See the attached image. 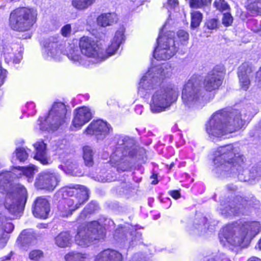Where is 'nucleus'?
<instances>
[{"label": "nucleus", "instance_id": "nucleus-1", "mask_svg": "<svg viewBox=\"0 0 261 261\" xmlns=\"http://www.w3.org/2000/svg\"><path fill=\"white\" fill-rule=\"evenodd\" d=\"M36 167H15L13 172L0 173V193L7 192L5 198L0 199V249L6 245L9 239L8 233H11L14 225L8 219H15L23 210L28 194L25 187L20 184H13L14 178L24 175L31 182L36 171Z\"/></svg>", "mask_w": 261, "mask_h": 261}, {"label": "nucleus", "instance_id": "nucleus-2", "mask_svg": "<svg viewBox=\"0 0 261 261\" xmlns=\"http://www.w3.org/2000/svg\"><path fill=\"white\" fill-rule=\"evenodd\" d=\"M214 171L222 177L234 174L240 176L244 171V157L232 144L218 147L213 153Z\"/></svg>", "mask_w": 261, "mask_h": 261}, {"label": "nucleus", "instance_id": "nucleus-3", "mask_svg": "<svg viewBox=\"0 0 261 261\" xmlns=\"http://www.w3.org/2000/svg\"><path fill=\"white\" fill-rule=\"evenodd\" d=\"M261 230V224L258 222H247L240 225L238 222L227 225L223 227L219 238L225 245V242L234 246L247 245Z\"/></svg>", "mask_w": 261, "mask_h": 261}, {"label": "nucleus", "instance_id": "nucleus-4", "mask_svg": "<svg viewBox=\"0 0 261 261\" xmlns=\"http://www.w3.org/2000/svg\"><path fill=\"white\" fill-rule=\"evenodd\" d=\"M79 50L77 46L70 45L69 53H67L68 59L77 65L88 67L90 63H97L107 57L102 49L92 38L84 36L79 42Z\"/></svg>", "mask_w": 261, "mask_h": 261}, {"label": "nucleus", "instance_id": "nucleus-5", "mask_svg": "<svg viewBox=\"0 0 261 261\" xmlns=\"http://www.w3.org/2000/svg\"><path fill=\"white\" fill-rule=\"evenodd\" d=\"M238 115V112L236 111L227 113L221 110L214 114L206 125L210 137L215 141L240 129L243 122Z\"/></svg>", "mask_w": 261, "mask_h": 261}, {"label": "nucleus", "instance_id": "nucleus-6", "mask_svg": "<svg viewBox=\"0 0 261 261\" xmlns=\"http://www.w3.org/2000/svg\"><path fill=\"white\" fill-rule=\"evenodd\" d=\"M63 196H69L59 206V212L61 217H68L85 203L89 198L87 189L82 186L66 187L63 189Z\"/></svg>", "mask_w": 261, "mask_h": 261}, {"label": "nucleus", "instance_id": "nucleus-7", "mask_svg": "<svg viewBox=\"0 0 261 261\" xmlns=\"http://www.w3.org/2000/svg\"><path fill=\"white\" fill-rule=\"evenodd\" d=\"M172 68L168 63L158 67H153L142 77L139 84L138 93L141 96H146L148 91L157 86L163 78L171 76Z\"/></svg>", "mask_w": 261, "mask_h": 261}, {"label": "nucleus", "instance_id": "nucleus-8", "mask_svg": "<svg viewBox=\"0 0 261 261\" xmlns=\"http://www.w3.org/2000/svg\"><path fill=\"white\" fill-rule=\"evenodd\" d=\"M37 11L33 8L19 7L13 10L9 17L10 28L16 31L30 30L37 21Z\"/></svg>", "mask_w": 261, "mask_h": 261}, {"label": "nucleus", "instance_id": "nucleus-9", "mask_svg": "<svg viewBox=\"0 0 261 261\" xmlns=\"http://www.w3.org/2000/svg\"><path fill=\"white\" fill-rule=\"evenodd\" d=\"M177 91L171 86L161 87L152 94L150 108L153 113H159L168 109L176 101Z\"/></svg>", "mask_w": 261, "mask_h": 261}, {"label": "nucleus", "instance_id": "nucleus-10", "mask_svg": "<svg viewBox=\"0 0 261 261\" xmlns=\"http://www.w3.org/2000/svg\"><path fill=\"white\" fill-rule=\"evenodd\" d=\"M66 105L62 102H55L48 112V116L43 120L40 118L39 129L42 131L54 130L65 123L67 120Z\"/></svg>", "mask_w": 261, "mask_h": 261}, {"label": "nucleus", "instance_id": "nucleus-11", "mask_svg": "<svg viewBox=\"0 0 261 261\" xmlns=\"http://www.w3.org/2000/svg\"><path fill=\"white\" fill-rule=\"evenodd\" d=\"M105 235L101 226L96 221L89 222L86 226H80L75 236V243L83 247L90 246L94 240H98Z\"/></svg>", "mask_w": 261, "mask_h": 261}, {"label": "nucleus", "instance_id": "nucleus-12", "mask_svg": "<svg viewBox=\"0 0 261 261\" xmlns=\"http://www.w3.org/2000/svg\"><path fill=\"white\" fill-rule=\"evenodd\" d=\"M113 144L110 160L113 166L119 165L123 160L127 161L128 156L132 157L136 154L134 148L131 146L132 141L127 137L116 136Z\"/></svg>", "mask_w": 261, "mask_h": 261}, {"label": "nucleus", "instance_id": "nucleus-13", "mask_svg": "<svg viewBox=\"0 0 261 261\" xmlns=\"http://www.w3.org/2000/svg\"><path fill=\"white\" fill-rule=\"evenodd\" d=\"M174 33L168 32L162 35L160 32L158 45L154 49L153 56L157 60H166L170 59L176 53L177 48L174 39Z\"/></svg>", "mask_w": 261, "mask_h": 261}, {"label": "nucleus", "instance_id": "nucleus-14", "mask_svg": "<svg viewBox=\"0 0 261 261\" xmlns=\"http://www.w3.org/2000/svg\"><path fill=\"white\" fill-rule=\"evenodd\" d=\"M200 80L193 77L185 85L181 98L184 105L188 108L197 106L203 98L200 88Z\"/></svg>", "mask_w": 261, "mask_h": 261}, {"label": "nucleus", "instance_id": "nucleus-15", "mask_svg": "<svg viewBox=\"0 0 261 261\" xmlns=\"http://www.w3.org/2000/svg\"><path fill=\"white\" fill-rule=\"evenodd\" d=\"M70 45L66 47L61 41L55 37H50L46 42L43 52V57L47 60L60 61L69 53Z\"/></svg>", "mask_w": 261, "mask_h": 261}, {"label": "nucleus", "instance_id": "nucleus-16", "mask_svg": "<svg viewBox=\"0 0 261 261\" xmlns=\"http://www.w3.org/2000/svg\"><path fill=\"white\" fill-rule=\"evenodd\" d=\"M60 175L51 171H44L38 174L34 186L38 190H45L51 192L58 186L60 181Z\"/></svg>", "mask_w": 261, "mask_h": 261}, {"label": "nucleus", "instance_id": "nucleus-17", "mask_svg": "<svg viewBox=\"0 0 261 261\" xmlns=\"http://www.w3.org/2000/svg\"><path fill=\"white\" fill-rule=\"evenodd\" d=\"M111 129L110 125L107 122L101 120H93L84 130V134L95 136L97 140H103Z\"/></svg>", "mask_w": 261, "mask_h": 261}, {"label": "nucleus", "instance_id": "nucleus-18", "mask_svg": "<svg viewBox=\"0 0 261 261\" xmlns=\"http://www.w3.org/2000/svg\"><path fill=\"white\" fill-rule=\"evenodd\" d=\"M224 77L223 69L215 67L205 76L203 81L204 89L207 91L216 90L221 86Z\"/></svg>", "mask_w": 261, "mask_h": 261}, {"label": "nucleus", "instance_id": "nucleus-19", "mask_svg": "<svg viewBox=\"0 0 261 261\" xmlns=\"http://www.w3.org/2000/svg\"><path fill=\"white\" fill-rule=\"evenodd\" d=\"M74 117L72 125L77 129L81 128L84 125L89 122L92 117L90 110L86 107L76 109L74 111Z\"/></svg>", "mask_w": 261, "mask_h": 261}, {"label": "nucleus", "instance_id": "nucleus-20", "mask_svg": "<svg viewBox=\"0 0 261 261\" xmlns=\"http://www.w3.org/2000/svg\"><path fill=\"white\" fill-rule=\"evenodd\" d=\"M49 211V203L46 198L40 197L36 199L33 206V213L35 217L46 219Z\"/></svg>", "mask_w": 261, "mask_h": 261}, {"label": "nucleus", "instance_id": "nucleus-21", "mask_svg": "<svg viewBox=\"0 0 261 261\" xmlns=\"http://www.w3.org/2000/svg\"><path fill=\"white\" fill-rule=\"evenodd\" d=\"M124 32L125 29L123 27H121L116 32L111 45L108 46L105 51H103V53L107 57L103 60L114 55L118 49L120 45L124 41Z\"/></svg>", "mask_w": 261, "mask_h": 261}, {"label": "nucleus", "instance_id": "nucleus-22", "mask_svg": "<svg viewBox=\"0 0 261 261\" xmlns=\"http://www.w3.org/2000/svg\"><path fill=\"white\" fill-rule=\"evenodd\" d=\"M252 68L245 63L239 67L238 76L240 85L242 89L246 91L248 89L250 84V78L252 76Z\"/></svg>", "mask_w": 261, "mask_h": 261}, {"label": "nucleus", "instance_id": "nucleus-23", "mask_svg": "<svg viewBox=\"0 0 261 261\" xmlns=\"http://www.w3.org/2000/svg\"><path fill=\"white\" fill-rule=\"evenodd\" d=\"M36 153L34 159L39 161L43 165L49 164L50 160L48 159L46 144L42 140L39 141L34 144Z\"/></svg>", "mask_w": 261, "mask_h": 261}, {"label": "nucleus", "instance_id": "nucleus-24", "mask_svg": "<svg viewBox=\"0 0 261 261\" xmlns=\"http://www.w3.org/2000/svg\"><path fill=\"white\" fill-rule=\"evenodd\" d=\"M122 254L113 249H106L98 253L95 257V261H122Z\"/></svg>", "mask_w": 261, "mask_h": 261}, {"label": "nucleus", "instance_id": "nucleus-25", "mask_svg": "<svg viewBox=\"0 0 261 261\" xmlns=\"http://www.w3.org/2000/svg\"><path fill=\"white\" fill-rule=\"evenodd\" d=\"M234 202L236 203V205L233 203H231V205L229 204L224 209L221 210V213L229 215H237L241 213L243 214L244 212L242 209L247 203L246 200H244L242 197H239L236 198Z\"/></svg>", "mask_w": 261, "mask_h": 261}, {"label": "nucleus", "instance_id": "nucleus-26", "mask_svg": "<svg viewBox=\"0 0 261 261\" xmlns=\"http://www.w3.org/2000/svg\"><path fill=\"white\" fill-rule=\"evenodd\" d=\"M36 237L31 230H24L18 237L17 242L23 247L35 243Z\"/></svg>", "mask_w": 261, "mask_h": 261}, {"label": "nucleus", "instance_id": "nucleus-27", "mask_svg": "<svg viewBox=\"0 0 261 261\" xmlns=\"http://www.w3.org/2000/svg\"><path fill=\"white\" fill-rule=\"evenodd\" d=\"M118 17L115 13H103L97 18V24L102 27L112 25L116 23Z\"/></svg>", "mask_w": 261, "mask_h": 261}, {"label": "nucleus", "instance_id": "nucleus-28", "mask_svg": "<svg viewBox=\"0 0 261 261\" xmlns=\"http://www.w3.org/2000/svg\"><path fill=\"white\" fill-rule=\"evenodd\" d=\"M12 48L10 45H5L3 47V54L6 61L8 63L12 62L14 63H19L22 58L21 54L18 52H12Z\"/></svg>", "mask_w": 261, "mask_h": 261}, {"label": "nucleus", "instance_id": "nucleus-29", "mask_svg": "<svg viewBox=\"0 0 261 261\" xmlns=\"http://www.w3.org/2000/svg\"><path fill=\"white\" fill-rule=\"evenodd\" d=\"M12 48L10 45H5L3 47V54L6 61L8 63L12 62L14 63H19L22 58L21 54L18 52H12Z\"/></svg>", "mask_w": 261, "mask_h": 261}, {"label": "nucleus", "instance_id": "nucleus-30", "mask_svg": "<svg viewBox=\"0 0 261 261\" xmlns=\"http://www.w3.org/2000/svg\"><path fill=\"white\" fill-rule=\"evenodd\" d=\"M55 243L60 248L70 247L72 244V236L68 231L61 232L55 238Z\"/></svg>", "mask_w": 261, "mask_h": 261}, {"label": "nucleus", "instance_id": "nucleus-31", "mask_svg": "<svg viewBox=\"0 0 261 261\" xmlns=\"http://www.w3.org/2000/svg\"><path fill=\"white\" fill-rule=\"evenodd\" d=\"M63 163L64 165H61V167L67 174H71L75 176H80L81 172L79 173L77 170L78 165L74 160L71 157H68Z\"/></svg>", "mask_w": 261, "mask_h": 261}, {"label": "nucleus", "instance_id": "nucleus-32", "mask_svg": "<svg viewBox=\"0 0 261 261\" xmlns=\"http://www.w3.org/2000/svg\"><path fill=\"white\" fill-rule=\"evenodd\" d=\"M206 222L207 219L204 217H202L199 219H196L190 227L191 230L196 234H200L201 232L205 231L208 228Z\"/></svg>", "mask_w": 261, "mask_h": 261}, {"label": "nucleus", "instance_id": "nucleus-33", "mask_svg": "<svg viewBox=\"0 0 261 261\" xmlns=\"http://www.w3.org/2000/svg\"><path fill=\"white\" fill-rule=\"evenodd\" d=\"M88 255L77 251H70L65 254L64 259L66 261H85Z\"/></svg>", "mask_w": 261, "mask_h": 261}, {"label": "nucleus", "instance_id": "nucleus-34", "mask_svg": "<svg viewBox=\"0 0 261 261\" xmlns=\"http://www.w3.org/2000/svg\"><path fill=\"white\" fill-rule=\"evenodd\" d=\"M93 151L89 146L83 148V158L87 166H91L93 162Z\"/></svg>", "mask_w": 261, "mask_h": 261}, {"label": "nucleus", "instance_id": "nucleus-35", "mask_svg": "<svg viewBox=\"0 0 261 261\" xmlns=\"http://www.w3.org/2000/svg\"><path fill=\"white\" fill-rule=\"evenodd\" d=\"M97 207L98 206L96 202L90 203L80 214L79 217V220L85 219L87 217L88 215L94 212L97 210Z\"/></svg>", "mask_w": 261, "mask_h": 261}, {"label": "nucleus", "instance_id": "nucleus-36", "mask_svg": "<svg viewBox=\"0 0 261 261\" xmlns=\"http://www.w3.org/2000/svg\"><path fill=\"white\" fill-rule=\"evenodd\" d=\"M191 27L195 29L200 25L202 19V14L199 11H193L191 12Z\"/></svg>", "mask_w": 261, "mask_h": 261}, {"label": "nucleus", "instance_id": "nucleus-37", "mask_svg": "<svg viewBox=\"0 0 261 261\" xmlns=\"http://www.w3.org/2000/svg\"><path fill=\"white\" fill-rule=\"evenodd\" d=\"M14 155H15L16 159L20 162H23L27 159L28 157V153L23 148H18L16 149L15 153H13L12 162H14Z\"/></svg>", "mask_w": 261, "mask_h": 261}, {"label": "nucleus", "instance_id": "nucleus-38", "mask_svg": "<svg viewBox=\"0 0 261 261\" xmlns=\"http://www.w3.org/2000/svg\"><path fill=\"white\" fill-rule=\"evenodd\" d=\"M92 4V1H72V6L79 10L86 9Z\"/></svg>", "mask_w": 261, "mask_h": 261}, {"label": "nucleus", "instance_id": "nucleus-39", "mask_svg": "<svg viewBox=\"0 0 261 261\" xmlns=\"http://www.w3.org/2000/svg\"><path fill=\"white\" fill-rule=\"evenodd\" d=\"M246 7L247 9L251 12L252 15H261V8L258 7L255 1L247 5Z\"/></svg>", "mask_w": 261, "mask_h": 261}, {"label": "nucleus", "instance_id": "nucleus-40", "mask_svg": "<svg viewBox=\"0 0 261 261\" xmlns=\"http://www.w3.org/2000/svg\"><path fill=\"white\" fill-rule=\"evenodd\" d=\"M43 256V253L40 250H33L29 253V257L31 260L38 261Z\"/></svg>", "mask_w": 261, "mask_h": 261}, {"label": "nucleus", "instance_id": "nucleus-41", "mask_svg": "<svg viewBox=\"0 0 261 261\" xmlns=\"http://www.w3.org/2000/svg\"><path fill=\"white\" fill-rule=\"evenodd\" d=\"M211 1H190V6L192 8H202L204 5H210Z\"/></svg>", "mask_w": 261, "mask_h": 261}, {"label": "nucleus", "instance_id": "nucleus-42", "mask_svg": "<svg viewBox=\"0 0 261 261\" xmlns=\"http://www.w3.org/2000/svg\"><path fill=\"white\" fill-rule=\"evenodd\" d=\"M214 5L220 11H225L229 8V6L226 1H215Z\"/></svg>", "mask_w": 261, "mask_h": 261}, {"label": "nucleus", "instance_id": "nucleus-43", "mask_svg": "<svg viewBox=\"0 0 261 261\" xmlns=\"http://www.w3.org/2000/svg\"><path fill=\"white\" fill-rule=\"evenodd\" d=\"M177 36L181 44H185L189 39V34L183 30H180L177 32Z\"/></svg>", "mask_w": 261, "mask_h": 261}, {"label": "nucleus", "instance_id": "nucleus-44", "mask_svg": "<svg viewBox=\"0 0 261 261\" xmlns=\"http://www.w3.org/2000/svg\"><path fill=\"white\" fill-rule=\"evenodd\" d=\"M233 18L229 13H224L222 18V23L225 27L229 26L231 24Z\"/></svg>", "mask_w": 261, "mask_h": 261}, {"label": "nucleus", "instance_id": "nucleus-45", "mask_svg": "<svg viewBox=\"0 0 261 261\" xmlns=\"http://www.w3.org/2000/svg\"><path fill=\"white\" fill-rule=\"evenodd\" d=\"M250 176L254 179L261 177V168L252 167L250 171Z\"/></svg>", "mask_w": 261, "mask_h": 261}, {"label": "nucleus", "instance_id": "nucleus-46", "mask_svg": "<svg viewBox=\"0 0 261 261\" xmlns=\"http://www.w3.org/2000/svg\"><path fill=\"white\" fill-rule=\"evenodd\" d=\"M219 24V21L216 18H212L207 20L206 26L208 29L214 30L217 28Z\"/></svg>", "mask_w": 261, "mask_h": 261}, {"label": "nucleus", "instance_id": "nucleus-47", "mask_svg": "<svg viewBox=\"0 0 261 261\" xmlns=\"http://www.w3.org/2000/svg\"><path fill=\"white\" fill-rule=\"evenodd\" d=\"M28 109V115L33 116L35 115L36 110H35V104L33 102H28L26 106Z\"/></svg>", "mask_w": 261, "mask_h": 261}, {"label": "nucleus", "instance_id": "nucleus-48", "mask_svg": "<svg viewBox=\"0 0 261 261\" xmlns=\"http://www.w3.org/2000/svg\"><path fill=\"white\" fill-rule=\"evenodd\" d=\"M257 24V22L254 19L250 20L248 22V24L249 27H250L251 30H252L254 32H258L259 33L260 35H261V26H259V27H252V24Z\"/></svg>", "mask_w": 261, "mask_h": 261}, {"label": "nucleus", "instance_id": "nucleus-49", "mask_svg": "<svg viewBox=\"0 0 261 261\" xmlns=\"http://www.w3.org/2000/svg\"><path fill=\"white\" fill-rule=\"evenodd\" d=\"M61 33L63 36H68L71 33V26L70 24H66L61 29Z\"/></svg>", "mask_w": 261, "mask_h": 261}, {"label": "nucleus", "instance_id": "nucleus-50", "mask_svg": "<svg viewBox=\"0 0 261 261\" xmlns=\"http://www.w3.org/2000/svg\"><path fill=\"white\" fill-rule=\"evenodd\" d=\"M206 261H229V260L224 257V254H220L216 255L214 257H211L207 259Z\"/></svg>", "mask_w": 261, "mask_h": 261}, {"label": "nucleus", "instance_id": "nucleus-51", "mask_svg": "<svg viewBox=\"0 0 261 261\" xmlns=\"http://www.w3.org/2000/svg\"><path fill=\"white\" fill-rule=\"evenodd\" d=\"M129 261H145L142 254H135Z\"/></svg>", "mask_w": 261, "mask_h": 261}, {"label": "nucleus", "instance_id": "nucleus-52", "mask_svg": "<svg viewBox=\"0 0 261 261\" xmlns=\"http://www.w3.org/2000/svg\"><path fill=\"white\" fill-rule=\"evenodd\" d=\"M178 5V1H167L166 4H165V6L169 10L174 8L175 6Z\"/></svg>", "mask_w": 261, "mask_h": 261}, {"label": "nucleus", "instance_id": "nucleus-53", "mask_svg": "<svg viewBox=\"0 0 261 261\" xmlns=\"http://www.w3.org/2000/svg\"><path fill=\"white\" fill-rule=\"evenodd\" d=\"M6 70L0 67V86H2L6 76Z\"/></svg>", "mask_w": 261, "mask_h": 261}, {"label": "nucleus", "instance_id": "nucleus-54", "mask_svg": "<svg viewBox=\"0 0 261 261\" xmlns=\"http://www.w3.org/2000/svg\"><path fill=\"white\" fill-rule=\"evenodd\" d=\"M171 196L174 199H177L180 197V194L178 191H172L170 192Z\"/></svg>", "mask_w": 261, "mask_h": 261}, {"label": "nucleus", "instance_id": "nucleus-55", "mask_svg": "<svg viewBox=\"0 0 261 261\" xmlns=\"http://www.w3.org/2000/svg\"><path fill=\"white\" fill-rule=\"evenodd\" d=\"M237 111V112H238V116L239 117L240 119H242V121H243V124L242 126H241V127L240 128H241L242 127V126H243L244 124V119H245V118H243H243H242V117H241V114H240V111H239L238 110H229V111L222 110V111H223V112H227V113H230V112H232V111Z\"/></svg>", "mask_w": 261, "mask_h": 261}, {"label": "nucleus", "instance_id": "nucleus-56", "mask_svg": "<svg viewBox=\"0 0 261 261\" xmlns=\"http://www.w3.org/2000/svg\"><path fill=\"white\" fill-rule=\"evenodd\" d=\"M11 254H12V252L10 253V254H9L8 255H7V256H5L3 257H2L0 258V261H4V260H8L11 257Z\"/></svg>", "mask_w": 261, "mask_h": 261}, {"label": "nucleus", "instance_id": "nucleus-57", "mask_svg": "<svg viewBox=\"0 0 261 261\" xmlns=\"http://www.w3.org/2000/svg\"><path fill=\"white\" fill-rule=\"evenodd\" d=\"M248 261H261V259H260L259 258H258L257 257H251L250 258H249Z\"/></svg>", "mask_w": 261, "mask_h": 261}, {"label": "nucleus", "instance_id": "nucleus-58", "mask_svg": "<svg viewBox=\"0 0 261 261\" xmlns=\"http://www.w3.org/2000/svg\"><path fill=\"white\" fill-rule=\"evenodd\" d=\"M258 246L259 249L261 250V239L259 240V241L258 243Z\"/></svg>", "mask_w": 261, "mask_h": 261}, {"label": "nucleus", "instance_id": "nucleus-59", "mask_svg": "<svg viewBox=\"0 0 261 261\" xmlns=\"http://www.w3.org/2000/svg\"><path fill=\"white\" fill-rule=\"evenodd\" d=\"M158 183V181H155V180H153L152 181V184H153V185H155Z\"/></svg>", "mask_w": 261, "mask_h": 261}, {"label": "nucleus", "instance_id": "nucleus-60", "mask_svg": "<svg viewBox=\"0 0 261 261\" xmlns=\"http://www.w3.org/2000/svg\"><path fill=\"white\" fill-rule=\"evenodd\" d=\"M164 28H165V26H163V28L162 30V32H163V30Z\"/></svg>", "mask_w": 261, "mask_h": 261}, {"label": "nucleus", "instance_id": "nucleus-61", "mask_svg": "<svg viewBox=\"0 0 261 261\" xmlns=\"http://www.w3.org/2000/svg\"><path fill=\"white\" fill-rule=\"evenodd\" d=\"M239 179H240V180H242V179L241 178V177H239Z\"/></svg>", "mask_w": 261, "mask_h": 261}, {"label": "nucleus", "instance_id": "nucleus-62", "mask_svg": "<svg viewBox=\"0 0 261 261\" xmlns=\"http://www.w3.org/2000/svg\"><path fill=\"white\" fill-rule=\"evenodd\" d=\"M121 170H122V171H125V169H121Z\"/></svg>", "mask_w": 261, "mask_h": 261}]
</instances>
